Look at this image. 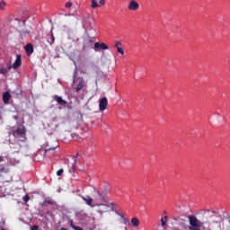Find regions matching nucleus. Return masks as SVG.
<instances>
[{
    "label": "nucleus",
    "instance_id": "1",
    "mask_svg": "<svg viewBox=\"0 0 230 230\" xmlns=\"http://www.w3.org/2000/svg\"><path fill=\"white\" fill-rule=\"evenodd\" d=\"M93 202L95 204L107 202V190H98V189L93 188Z\"/></svg>",
    "mask_w": 230,
    "mask_h": 230
},
{
    "label": "nucleus",
    "instance_id": "2",
    "mask_svg": "<svg viewBox=\"0 0 230 230\" xmlns=\"http://www.w3.org/2000/svg\"><path fill=\"white\" fill-rule=\"evenodd\" d=\"M189 230H202L206 229L204 226V222L199 220L195 216H189Z\"/></svg>",
    "mask_w": 230,
    "mask_h": 230
},
{
    "label": "nucleus",
    "instance_id": "3",
    "mask_svg": "<svg viewBox=\"0 0 230 230\" xmlns=\"http://www.w3.org/2000/svg\"><path fill=\"white\" fill-rule=\"evenodd\" d=\"M81 24L84 28V30H85V31H87V30H89L92 26H93V19L91 18V15L87 14V15H83L81 16Z\"/></svg>",
    "mask_w": 230,
    "mask_h": 230
},
{
    "label": "nucleus",
    "instance_id": "4",
    "mask_svg": "<svg viewBox=\"0 0 230 230\" xmlns=\"http://www.w3.org/2000/svg\"><path fill=\"white\" fill-rule=\"evenodd\" d=\"M95 208H97V211L100 215H103V213H107L111 206H109V202L105 203H95Z\"/></svg>",
    "mask_w": 230,
    "mask_h": 230
},
{
    "label": "nucleus",
    "instance_id": "5",
    "mask_svg": "<svg viewBox=\"0 0 230 230\" xmlns=\"http://www.w3.org/2000/svg\"><path fill=\"white\" fill-rule=\"evenodd\" d=\"M22 64L21 54L16 55V59L13 65H8V69H17Z\"/></svg>",
    "mask_w": 230,
    "mask_h": 230
},
{
    "label": "nucleus",
    "instance_id": "6",
    "mask_svg": "<svg viewBox=\"0 0 230 230\" xmlns=\"http://www.w3.org/2000/svg\"><path fill=\"white\" fill-rule=\"evenodd\" d=\"M107 105H109V101L107 100V97H103L99 102V110L101 112H103L105 109H107Z\"/></svg>",
    "mask_w": 230,
    "mask_h": 230
},
{
    "label": "nucleus",
    "instance_id": "7",
    "mask_svg": "<svg viewBox=\"0 0 230 230\" xmlns=\"http://www.w3.org/2000/svg\"><path fill=\"white\" fill-rule=\"evenodd\" d=\"M83 200H84L85 204H87V206H90V208H96V203H93L94 202V199H93V198H91V196H82Z\"/></svg>",
    "mask_w": 230,
    "mask_h": 230
},
{
    "label": "nucleus",
    "instance_id": "8",
    "mask_svg": "<svg viewBox=\"0 0 230 230\" xmlns=\"http://www.w3.org/2000/svg\"><path fill=\"white\" fill-rule=\"evenodd\" d=\"M93 49L95 51H100L101 49H109V46H107L105 43L95 42Z\"/></svg>",
    "mask_w": 230,
    "mask_h": 230
},
{
    "label": "nucleus",
    "instance_id": "9",
    "mask_svg": "<svg viewBox=\"0 0 230 230\" xmlns=\"http://www.w3.org/2000/svg\"><path fill=\"white\" fill-rule=\"evenodd\" d=\"M128 8V10H131L132 12H136V10H139V4L137 2H136L135 0H131L129 2Z\"/></svg>",
    "mask_w": 230,
    "mask_h": 230
},
{
    "label": "nucleus",
    "instance_id": "10",
    "mask_svg": "<svg viewBox=\"0 0 230 230\" xmlns=\"http://www.w3.org/2000/svg\"><path fill=\"white\" fill-rule=\"evenodd\" d=\"M24 134H26V129L24 128V127L18 128L16 130L13 131V136L14 137H18V136H24Z\"/></svg>",
    "mask_w": 230,
    "mask_h": 230
},
{
    "label": "nucleus",
    "instance_id": "11",
    "mask_svg": "<svg viewBox=\"0 0 230 230\" xmlns=\"http://www.w3.org/2000/svg\"><path fill=\"white\" fill-rule=\"evenodd\" d=\"M10 173V168L6 165L0 164V177H4V175H8Z\"/></svg>",
    "mask_w": 230,
    "mask_h": 230
},
{
    "label": "nucleus",
    "instance_id": "12",
    "mask_svg": "<svg viewBox=\"0 0 230 230\" xmlns=\"http://www.w3.org/2000/svg\"><path fill=\"white\" fill-rule=\"evenodd\" d=\"M10 98H12V94H10V92H5L3 93V102L5 105H8Z\"/></svg>",
    "mask_w": 230,
    "mask_h": 230
},
{
    "label": "nucleus",
    "instance_id": "13",
    "mask_svg": "<svg viewBox=\"0 0 230 230\" xmlns=\"http://www.w3.org/2000/svg\"><path fill=\"white\" fill-rule=\"evenodd\" d=\"M24 49H25L28 57H30V55H31L33 53V45H31V43L27 44L25 46Z\"/></svg>",
    "mask_w": 230,
    "mask_h": 230
},
{
    "label": "nucleus",
    "instance_id": "14",
    "mask_svg": "<svg viewBox=\"0 0 230 230\" xmlns=\"http://www.w3.org/2000/svg\"><path fill=\"white\" fill-rule=\"evenodd\" d=\"M72 161H73V163L71 164H68V166H70V168H69V172L70 173H75V164H76V156H74L73 158H72Z\"/></svg>",
    "mask_w": 230,
    "mask_h": 230
},
{
    "label": "nucleus",
    "instance_id": "15",
    "mask_svg": "<svg viewBox=\"0 0 230 230\" xmlns=\"http://www.w3.org/2000/svg\"><path fill=\"white\" fill-rule=\"evenodd\" d=\"M54 100L55 102H57L59 105H66L67 103V102L64 101V99H62V97L58 96V95H55L54 96Z\"/></svg>",
    "mask_w": 230,
    "mask_h": 230
},
{
    "label": "nucleus",
    "instance_id": "16",
    "mask_svg": "<svg viewBox=\"0 0 230 230\" xmlns=\"http://www.w3.org/2000/svg\"><path fill=\"white\" fill-rule=\"evenodd\" d=\"M129 224L132 227H139V219L137 217H133Z\"/></svg>",
    "mask_w": 230,
    "mask_h": 230
},
{
    "label": "nucleus",
    "instance_id": "17",
    "mask_svg": "<svg viewBox=\"0 0 230 230\" xmlns=\"http://www.w3.org/2000/svg\"><path fill=\"white\" fill-rule=\"evenodd\" d=\"M84 81L79 80V83L75 88V92L78 93L79 91H82V89H84Z\"/></svg>",
    "mask_w": 230,
    "mask_h": 230
},
{
    "label": "nucleus",
    "instance_id": "18",
    "mask_svg": "<svg viewBox=\"0 0 230 230\" xmlns=\"http://www.w3.org/2000/svg\"><path fill=\"white\" fill-rule=\"evenodd\" d=\"M216 215V217H218V212L215 211V210H206L205 211V215H208V217H212V215Z\"/></svg>",
    "mask_w": 230,
    "mask_h": 230
},
{
    "label": "nucleus",
    "instance_id": "19",
    "mask_svg": "<svg viewBox=\"0 0 230 230\" xmlns=\"http://www.w3.org/2000/svg\"><path fill=\"white\" fill-rule=\"evenodd\" d=\"M91 7L93 8V9H96L98 7H100V4H98V2L96 0H91Z\"/></svg>",
    "mask_w": 230,
    "mask_h": 230
},
{
    "label": "nucleus",
    "instance_id": "20",
    "mask_svg": "<svg viewBox=\"0 0 230 230\" xmlns=\"http://www.w3.org/2000/svg\"><path fill=\"white\" fill-rule=\"evenodd\" d=\"M21 20L17 19V18H13L11 20V24H13V26H17V24H20Z\"/></svg>",
    "mask_w": 230,
    "mask_h": 230
},
{
    "label": "nucleus",
    "instance_id": "21",
    "mask_svg": "<svg viewBox=\"0 0 230 230\" xmlns=\"http://www.w3.org/2000/svg\"><path fill=\"white\" fill-rule=\"evenodd\" d=\"M93 38H89L88 40H85L83 49L85 50V45L93 44Z\"/></svg>",
    "mask_w": 230,
    "mask_h": 230
},
{
    "label": "nucleus",
    "instance_id": "22",
    "mask_svg": "<svg viewBox=\"0 0 230 230\" xmlns=\"http://www.w3.org/2000/svg\"><path fill=\"white\" fill-rule=\"evenodd\" d=\"M26 35H30V31H22L20 32V36L22 37V39H24V37H26Z\"/></svg>",
    "mask_w": 230,
    "mask_h": 230
},
{
    "label": "nucleus",
    "instance_id": "23",
    "mask_svg": "<svg viewBox=\"0 0 230 230\" xmlns=\"http://www.w3.org/2000/svg\"><path fill=\"white\" fill-rule=\"evenodd\" d=\"M161 222H162V226L163 227H164V226H166V222H168V217H164L161 218Z\"/></svg>",
    "mask_w": 230,
    "mask_h": 230
},
{
    "label": "nucleus",
    "instance_id": "24",
    "mask_svg": "<svg viewBox=\"0 0 230 230\" xmlns=\"http://www.w3.org/2000/svg\"><path fill=\"white\" fill-rule=\"evenodd\" d=\"M6 8V2L4 0L0 1V10H4Z\"/></svg>",
    "mask_w": 230,
    "mask_h": 230
},
{
    "label": "nucleus",
    "instance_id": "25",
    "mask_svg": "<svg viewBox=\"0 0 230 230\" xmlns=\"http://www.w3.org/2000/svg\"><path fill=\"white\" fill-rule=\"evenodd\" d=\"M122 220H123V224H125V226H130V221L128 220V218L122 217Z\"/></svg>",
    "mask_w": 230,
    "mask_h": 230
},
{
    "label": "nucleus",
    "instance_id": "26",
    "mask_svg": "<svg viewBox=\"0 0 230 230\" xmlns=\"http://www.w3.org/2000/svg\"><path fill=\"white\" fill-rule=\"evenodd\" d=\"M0 73L1 75H6L8 73V68L1 67Z\"/></svg>",
    "mask_w": 230,
    "mask_h": 230
},
{
    "label": "nucleus",
    "instance_id": "27",
    "mask_svg": "<svg viewBox=\"0 0 230 230\" xmlns=\"http://www.w3.org/2000/svg\"><path fill=\"white\" fill-rule=\"evenodd\" d=\"M48 42L51 45L55 42V36L51 35L50 39L48 40Z\"/></svg>",
    "mask_w": 230,
    "mask_h": 230
},
{
    "label": "nucleus",
    "instance_id": "28",
    "mask_svg": "<svg viewBox=\"0 0 230 230\" xmlns=\"http://www.w3.org/2000/svg\"><path fill=\"white\" fill-rule=\"evenodd\" d=\"M117 51H118V53H119L120 55H125V50H123V49L122 48H118L117 49Z\"/></svg>",
    "mask_w": 230,
    "mask_h": 230
},
{
    "label": "nucleus",
    "instance_id": "29",
    "mask_svg": "<svg viewBox=\"0 0 230 230\" xmlns=\"http://www.w3.org/2000/svg\"><path fill=\"white\" fill-rule=\"evenodd\" d=\"M58 145L56 146L55 147L45 149L46 154H48V152H51V150H52V151L57 150V147H58Z\"/></svg>",
    "mask_w": 230,
    "mask_h": 230
},
{
    "label": "nucleus",
    "instance_id": "30",
    "mask_svg": "<svg viewBox=\"0 0 230 230\" xmlns=\"http://www.w3.org/2000/svg\"><path fill=\"white\" fill-rule=\"evenodd\" d=\"M63 173H64V169H59V170L57 172L58 177H60V175H62Z\"/></svg>",
    "mask_w": 230,
    "mask_h": 230
},
{
    "label": "nucleus",
    "instance_id": "31",
    "mask_svg": "<svg viewBox=\"0 0 230 230\" xmlns=\"http://www.w3.org/2000/svg\"><path fill=\"white\" fill-rule=\"evenodd\" d=\"M66 8H71V6H73V3L68 2L65 4Z\"/></svg>",
    "mask_w": 230,
    "mask_h": 230
},
{
    "label": "nucleus",
    "instance_id": "32",
    "mask_svg": "<svg viewBox=\"0 0 230 230\" xmlns=\"http://www.w3.org/2000/svg\"><path fill=\"white\" fill-rule=\"evenodd\" d=\"M23 200H24V202H28V200H30V196H28V195L24 196Z\"/></svg>",
    "mask_w": 230,
    "mask_h": 230
},
{
    "label": "nucleus",
    "instance_id": "33",
    "mask_svg": "<svg viewBox=\"0 0 230 230\" xmlns=\"http://www.w3.org/2000/svg\"><path fill=\"white\" fill-rule=\"evenodd\" d=\"M119 46H121V41H117L116 43H115V48H119Z\"/></svg>",
    "mask_w": 230,
    "mask_h": 230
},
{
    "label": "nucleus",
    "instance_id": "34",
    "mask_svg": "<svg viewBox=\"0 0 230 230\" xmlns=\"http://www.w3.org/2000/svg\"><path fill=\"white\" fill-rule=\"evenodd\" d=\"M38 229H39V226L34 225V226H32L31 230H38Z\"/></svg>",
    "mask_w": 230,
    "mask_h": 230
},
{
    "label": "nucleus",
    "instance_id": "35",
    "mask_svg": "<svg viewBox=\"0 0 230 230\" xmlns=\"http://www.w3.org/2000/svg\"><path fill=\"white\" fill-rule=\"evenodd\" d=\"M73 229H75V230H84L80 226H73Z\"/></svg>",
    "mask_w": 230,
    "mask_h": 230
},
{
    "label": "nucleus",
    "instance_id": "36",
    "mask_svg": "<svg viewBox=\"0 0 230 230\" xmlns=\"http://www.w3.org/2000/svg\"><path fill=\"white\" fill-rule=\"evenodd\" d=\"M99 4H101L102 6H103V4H105V0H100Z\"/></svg>",
    "mask_w": 230,
    "mask_h": 230
},
{
    "label": "nucleus",
    "instance_id": "37",
    "mask_svg": "<svg viewBox=\"0 0 230 230\" xmlns=\"http://www.w3.org/2000/svg\"><path fill=\"white\" fill-rule=\"evenodd\" d=\"M70 226L72 227V229L73 227H75V224L73 223V220H70Z\"/></svg>",
    "mask_w": 230,
    "mask_h": 230
},
{
    "label": "nucleus",
    "instance_id": "38",
    "mask_svg": "<svg viewBox=\"0 0 230 230\" xmlns=\"http://www.w3.org/2000/svg\"><path fill=\"white\" fill-rule=\"evenodd\" d=\"M71 15H75L74 13H68V14H65L66 17H71Z\"/></svg>",
    "mask_w": 230,
    "mask_h": 230
},
{
    "label": "nucleus",
    "instance_id": "39",
    "mask_svg": "<svg viewBox=\"0 0 230 230\" xmlns=\"http://www.w3.org/2000/svg\"><path fill=\"white\" fill-rule=\"evenodd\" d=\"M3 161H4V159L3 158V156H0V163H3Z\"/></svg>",
    "mask_w": 230,
    "mask_h": 230
},
{
    "label": "nucleus",
    "instance_id": "40",
    "mask_svg": "<svg viewBox=\"0 0 230 230\" xmlns=\"http://www.w3.org/2000/svg\"><path fill=\"white\" fill-rule=\"evenodd\" d=\"M13 119H15L17 121V119H18L17 115L13 116Z\"/></svg>",
    "mask_w": 230,
    "mask_h": 230
},
{
    "label": "nucleus",
    "instance_id": "41",
    "mask_svg": "<svg viewBox=\"0 0 230 230\" xmlns=\"http://www.w3.org/2000/svg\"><path fill=\"white\" fill-rule=\"evenodd\" d=\"M48 202V204H53V201L52 200H49V201H47Z\"/></svg>",
    "mask_w": 230,
    "mask_h": 230
},
{
    "label": "nucleus",
    "instance_id": "42",
    "mask_svg": "<svg viewBox=\"0 0 230 230\" xmlns=\"http://www.w3.org/2000/svg\"><path fill=\"white\" fill-rule=\"evenodd\" d=\"M120 216L121 218H123V217H125L123 214H118Z\"/></svg>",
    "mask_w": 230,
    "mask_h": 230
},
{
    "label": "nucleus",
    "instance_id": "43",
    "mask_svg": "<svg viewBox=\"0 0 230 230\" xmlns=\"http://www.w3.org/2000/svg\"><path fill=\"white\" fill-rule=\"evenodd\" d=\"M22 24L23 25L26 24V21L25 20L22 21Z\"/></svg>",
    "mask_w": 230,
    "mask_h": 230
},
{
    "label": "nucleus",
    "instance_id": "44",
    "mask_svg": "<svg viewBox=\"0 0 230 230\" xmlns=\"http://www.w3.org/2000/svg\"><path fill=\"white\" fill-rule=\"evenodd\" d=\"M226 218H227V220L229 221V224H230V216L228 217H226Z\"/></svg>",
    "mask_w": 230,
    "mask_h": 230
},
{
    "label": "nucleus",
    "instance_id": "45",
    "mask_svg": "<svg viewBox=\"0 0 230 230\" xmlns=\"http://www.w3.org/2000/svg\"><path fill=\"white\" fill-rule=\"evenodd\" d=\"M111 211H114V208H111Z\"/></svg>",
    "mask_w": 230,
    "mask_h": 230
},
{
    "label": "nucleus",
    "instance_id": "46",
    "mask_svg": "<svg viewBox=\"0 0 230 230\" xmlns=\"http://www.w3.org/2000/svg\"><path fill=\"white\" fill-rule=\"evenodd\" d=\"M111 206H114V203H111Z\"/></svg>",
    "mask_w": 230,
    "mask_h": 230
},
{
    "label": "nucleus",
    "instance_id": "47",
    "mask_svg": "<svg viewBox=\"0 0 230 230\" xmlns=\"http://www.w3.org/2000/svg\"><path fill=\"white\" fill-rule=\"evenodd\" d=\"M124 230H127V227H125Z\"/></svg>",
    "mask_w": 230,
    "mask_h": 230
}]
</instances>
